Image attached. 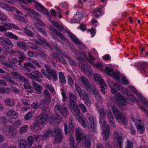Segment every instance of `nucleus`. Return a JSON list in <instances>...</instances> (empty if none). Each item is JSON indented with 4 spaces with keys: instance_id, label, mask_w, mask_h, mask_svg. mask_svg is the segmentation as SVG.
<instances>
[{
    "instance_id": "obj_1",
    "label": "nucleus",
    "mask_w": 148,
    "mask_h": 148,
    "mask_svg": "<svg viewBox=\"0 0 148 148\" xmlns=\"http://www.w3.org/2000/svg\"><path fill=\"white\" fill-rule=\"evenodd\" d=\"M86 123L82 119H81L80 122L82 125L84 127H88L90 131L94 132L95 131V123L92 115L88 113L86 117Z\"/></svg>"
},
{
    "instance_id": "obj_2",
    "label": "nucleus",
    "mask_w": 148,
    "mask_h": 148,
    "mask_svg": "<svg viewBox=\"0 0 148 148\" xmlns=\"http://www.w3.org/2000/svg\"><path fill=\"white\" fill-rule=\"evenodd\" d=\"M21 6L24 9L30 13L28 14L29 16L32 18H34L38 22L37 23H34V24L36 26L38 25V24H39L41 25H43V23L41 19L39 18V17H41V15L38 13L34 10L28 8L26 6L23 5H21Z\"/></svg>"
},
{
    "instance_id": "obj_3",
    "label": "nucleus",
    "mask_w": 148,
    "mask_h": 148,
    "mask_svg": "<svg viewBox=\"0 0 148 148\" xmlns=\"http://www.w3.org/2000/svg\"><path fill=\"white\" fill-rule=\"evenodd\" d=\"M112 108L114 115L116 120L120 123H122L123 124H126L127 120L125 115L119 112L115 106L113 105Z\"/></svg>"
},
{
    "instance_id": "obj_4",
    "label": "nucleus",
    "mask_w": 148,
    "mask_h": 148,
    "mask_svg": "<svg viewBox=\"0 0 148 148\" xmlns=\"http://www.w3.org/2000/svg\"><path fill=\"white\" fill-rule=\"evenodd\" d=\"M75 85L76 90L80 98L82 100H84L86 104L90 105V102L89 98V95L83 90H82L77 83H75Z\"/></svg>"
},
{
    "instance_id": "obj_5",
    "label": "nucleus",
    "mask_w": 148,
    "mask_h": 148,
    "mask_svg": "<svg viewBox=\"0 0 148 148\" xmlns=\"http://www.w3.org/2000/svg\"><path fill=\"white\" fill-rule=\"evenodd\" d=\"M54 110L56 112L59 111L60 114L64 118H67L69 114V111L65 105L57 103L54 107Z\"/></svg>"
},
{
    "instance_id": "obj_6",
    "label": "nucleus",
    "mask_w": 148,
    "mask_h": 148,
    "mask_svg": "<svg viewBox=\"0 0 148 148\" xmlns=\"http://www.w3.org/2000/svg\"><path fill=\"white\" fill-rule=\"evenodd\" d=\"M113 145L114 147L117 148L119 146L120 148H122L123 144V139L122 137L117 131L114 132L112 136Z\"/></svg>"
},
{
    "instance_id": "obj_7",
    "label": "nucleus",
    "mask_w": 148,
    "mask_h": 148,
    "mask_svg": "<svg viewBox=\"0 0 148 148\" xmlns=\"http://www.w3.org/2000/svg\"><path fill=\"white\" fill-rule=\"evenodd\" d=\"M3 132L6 135L9 136H14L17 133L16 129L12 126L9 127L7 125L2 127Z\"/></svg>"
},
{
    "instance_id": "obj_8",
    "label": "nucleus",
    "mask_w": 148,
    "mask_h": 148,
    "mask_svg": "<svg viewBox=\"0 0 148 148\" xmlns=\"http://www.w3.org/2000/svg\"><path fill=\"white\" fill-rule=\"evenodd\" d=\"M94 77L95 81L97 84H99L101 86L102 89L100 90L102 92L103 94H105L106 92L104 90L105 88L104 87L106 86V84L104 82V81L102 77L97 73L94 74Z\"/></svg>"
},
{
    "instance_id": "obj_9",
    "label": "nucleus",
    "mask_w": 148,
    "mask_h": 148,
    "mask_svg": "<svg viewBox=\"0 0 148 148\" xmlns=\"http://www.w3.org/2000/svg\"><path fill=\"white\" fill-rule=\"evenodd\" d=\"M104 71L107 75L112 77L115 80H119V76L120 75V74L118 71H116L113 72V69L110 68L108 67H106Z\"/></svg>"
},
{
    "instance_id": "obj_10",
    "label": "nucleus",
    "mask_w": 148,
    "mask_h": 148,
    "mask_svg": "<svg viewBox=\"0 0 148 148\" xmlns=\"http://www.w3.org/2000/svg\"><path fill=\"white\" fill-rule=\"evenodd\" d=\"M25 75L29 77L38 81L40 80V78H42L43 77L41 73L36 70L32 71L31 73H26Z\"/></svg>"
},
{
    "instance_id": "obj_11",
    "label": "nucleus",
    "mask_w": 148,
    "mask_h": 148,
    "mask_svg": "<svg viewBox=\"0 0 148 148\" xmlns=\"http://www.w3.org/2000/svg\"><path fill=\"white\" fill-rule=\"evenodd\" d=\"M52 136L55 137L54 142L58 143L61 142L62 138V132L60 129L58 128H55L54 129L53 131L51 133Z\"/></svg>"
},
{
    "instance_id": "obj_12",
    "label": "nucleus",
    "mask_w": 148,
    "mask_h": 148,
    "mask_svg": "<svg viewBox=\"0 0 148 148\" xmlns=\"http://www.w3.org/2000/svg\"><path fill=\"white\" fill-rule=\"evenodd\" d=\"M68 106L73 114L76 117H79L80 116V112L78 107L76 105V103L68 104Z\"/></svg>"
},
{
    "instance_id": "obj_13",
    "label": "nucleus",
    "mask_w": 148,
    "mask_h": 148,
    "mask_svg": "<svg viewBox=\"0 0 148 148\" xmlns=\"http://www.w3.org/2000/svg\"><path fill=\"white\" fill-rule=\"evenodd\" d=\"M88 57L90 60V62L94 66L96 67L98 70L100 71L103 70V68L102 64L101 63L97 62L96 63H94V60H95V58L91 55V53H89L88 54Z\"/></svg>"
},
{
    "instance_id": "obj_14",
    "label": "nucleus",
    "mask_w": 148,
    "mask_h": 148,
    "mask_svg": "<svg viewBox=\"0 0 148 148\" xmlns=\"http://www.w3.org/2000/svg\"><path fill=\"white\" fill-rule=\"evenodd\" d=\"M11 74L13 75V77L18 79L19 81L24 83H27L28 82L27 79L18 72L12 71L11 72Z\"/></svg>"
},
{
    "instance_id": "obj_15",
    "label": "nucleus",
    "mask_w": 148,
    "mask_h": 148,
    "mask_svg": "<svg viewBox=\"0 0 148 148\" xmlns=\"http://www.w3.org/2000/svg\"><path fill=\"white\" fill-rule=\"evenodd\" d=\"M85 88L88 93L90 95H94L96 93L97 89L95 87L92 86L90 84L87 86H86Z\"/></svg>"
},
{
    "instance_id": "obj_16",
    "label": "nucleus",
    "mask_w": 148,
    "mask_h": 148,
    "mask_svg": "<svg viewBox=\"0 0 148 148\" xmlns=\"http://www.w3.org/2000/svg\"><path fill=\"white\" fill-rule=\"evenodd\" d=\"M0 45L2 47L5 49H10L13 47V43L10 40H3L1 42Z\"/></svg>"
},
{
    "instance_id": "obj_17",
    "label": "nucleus",
    "mask_w": 148,
    "mask_h": 148,
    "mask_svg": "<svg viewBox=\"0 0 148 148\" xmlns=\"http://www.w3.org/2000/svg\"><path fill=\"white\" fill-rule=\"evenodd\" d=\"M51 119V121L50 123L51 124H53V125H55L56 122L58 124L62 121V118L58 114L53 115Z\"/></svg>"
},
{
    "instance_id": "obj_18",
    "label": "nucleus",
    "mask_w": 148,
    "mask_h": 148,
    "mask_svg": "<svg viewBox=\"0 0 148 148\" xmlns=\"http://www.w3.org/2000/svg\"><path fill=\"white\" fill-rule=\"evenodd\" d=\"M75 131L76 140L78 143H79L81 141V139L85 136L82 135V132L80 128H76L75 129Z\"/></svg>"
},
{
    "instance_id": "obj_19",
    "label": "nucleus",
    "mask_w": 148,
    "mask_h": 148,
    "mask_svg": "<svg viewBox=\"0 0 148 148\" xmlns=\"http://www.w3.org/2000/svg\"><path fill=\"white\" fill-rule=\"evenodd\" d=\"M0 7L6 11H13L16 10L14 7L10 6L8 4L2 2H0Z\"/></svg>"
},
{
    "instance_id": "obj_20",
    "label": "nucleus",
    "mask_w": 148,
    "mask_h": 148,
    "mask_svg": "<svg viewBox=\"0 0 148 148\" xmlns=\"http://www.w3.org/2000/svg\"><path fill=\"white\" fill-rule=\"evenodd\" d=\"M43 112L39 116L37 119V121L40 124H42L45 122L47 120L48 118V116L46 114V112Z\"/></svg>"
},
{
    "instance_id": "obj_21",
    "label": "nucleus",
    "mask_w": 148,
    "mask_h": 148,
    "mask_svg": "<svg viewBox=\"0 0 148 148\" xmlns=\"http://www.w3.org/2000/svg\"><path fill=\"white\" fill-rule=\"evenodd\" d=\"M73 119L70 118L69 122V126L68 129V133L69 136H71L73 134L74 130V126Z\"/></svg>"
},
{
    "instance_id": "obj_22",
    "label": "nucleus",
    "mask_w": 148,
    "mask_h": 148,
    "mask_svg": "<svg viewBox=\"0 0 148 148\" xmlns=\"http://www.w3.org/2000/svg\"><path fill=\"white\" fill-rule=\"evenodd\" d=\"M49 30L51 31L53 33L56 34L58 37L62 40H65L66 38L58 31L54 28L52 26H49Z\"/></svg>"
},
{
    "instance_id": "obj_23",
    "label": "nucleus",
    "mask_w": 148,
    "mask_h": 148,
    "mask_svg": "<svg viewBox=\"0 0 148 148\" xmlns=\"http://www.w3.org/2000/svg\"><path fill=\"white\" fill-rule=\"evenodd\" d=\"M47 102L45 99H42L40 102V106L41 108H42V112H46L49 110L48 106L47 105Z\"/></svg>"
},
{
    "instance_id": "obj_24",
    "label": "nucleus",
    "mask_w": 148,
    "mask_h": 148,
    "mask_svg": "<svg viewBox=\"0 0 148 148\" xmlns=\"http://www.w3.org/2000/svg\"><path fill=\"white\" fill-rule=\"evenodd\" d=\"M7 116L10 118L15 119H17L18 116V113L15 110H9L7 113Z\"/></svg>"
},
{
    "instance_id": "obj_25",
    "label": "nucleus",
    "mask_w": 148,
    "mask_h": 148,
    "mask_svg": "<svg viewBox=\"0 0 148 148\" xmlns=\"http://www.w3.org/2000/svg\"><path fill=\"white\" fill-rule=\"evenodd\" d=\"M83 144L82 146L86 148H90L91 141L89 139L87 138L86 136H84L83 138L81 139Z\"/></svg>"
},
{
    "instance_id": "obj_26",
    "label": "nucleus",
    "mask_w": 148,
    "mask_h": 148,
    "mask_svg": "<svg viewBox=\"0 0 148 148\" xmlns=\"http://www.w3.org/2000/svg\"><path fill=\"white\" fill-rule=\"evenodd\" d=\"M69 96L68 99L69 101V104L75 103L77 101L76 96L74 95L73 94L70 92L68 93Z\"/></svg>"
},
{
    "instance_id": "obj_27",
    "label": "nucleus",
    "mask_w": 148,
    "mask_h": 148,
    "mask_svg": "<svg viewBox=\"0 0 148 148\" xmlns=\"http://www.w3.org/2000/svg\"><path fill=\"white\" fill-rule=\"evenodd\" d=\"M34 3H35L34 5L35 7L38 10L40 11L42 13L43 12H46V9L41 4L36 1H34Z\"/></svg>"
},
{
    "instance_id": "obj_28",
    "label": "nucleus",
    "mask_w": 148,
    "mask_h": 148,
    "mask_svg": "<svg viewBox=\"0 0 148 148\" xmlns=\"http://www.w3.org/2000/svg\"><path fill=\"white\" fill-rule=\"evenodd\" d=\"M40 124L37 120L33 123L30 127L31 130L33 132H36L40 129L39 125Z\"/></svg>"
},
{
    "instance_id": "obj_29",
    "label": "nucleus",
    "mask_w": 148,
    "mask_h": 148,
    "mask_svg": "<svg viewBox=\"0 0 148 148\" xmlns=\"http://www.w3.org/2000/svg\"><path fill=\"white\" fill-rule=\"evenodd\" d=\"M33 85L36 93L37 94L40 93L42 91V86L34 81L33 82Z\"/></svg>"
},
{
    "instance_id": "obj_30",
    "label": "nucleus",
    "mask_w": 148,
    "mask_h": 148,
    "mask_svg": "<svg viewBox=\"0 0 148 148\" xmlns=\"http://www.w3.org/2000/svg\"><path fill=\"white\" fill-rule=\"evenodd\" d=\"M79 81L84 86L85 88L90 84L88 79L83 75L80 77Z\"/></svg>"
},
{
    "instance_id": "obj_31",
    "label": "nucleus",
    "mask_w": 148,
    "mask_h": 148,
    "mask_svg": "<svg viewBox=\"0 0 148 148\" xmlns=\"http://www.w3.org/2000/svg\"><path fill=\"white\" fill-rule=\"evenodd\" d=\"M117 95L116 97H118V102L119 104L120 105H124L126 103L125 100L124 98L119 93H117Z\"/></svg>"
},
{
    "instance_id": "obj_32",
    "label": "nucleus",
    "mask_w": 148,
    "mask_h": 148,
    "mask_svg": "<svg viewBox=\"0 0 148 148\" xmlns=\"http://www.w3.org/2000/svg\"><path fill=\"white\" fill-rule=\"evenodd\" d=\"M120 86L116 83H114V85L112 86L111 88V92L113 94L115 95L116 96L117 95V91L120 90Z\"/></svg>"
},
{
    "instance_id": "obj_33",
    "label": "nucleus",
    "mask_w": 148,
    "mask_h": 148,
    "mask_svg": "<svg viewBox=\"0 0 148 148\" xmlns=\"http://www.w3.org/2000/svg\"><path fill=\"white\" fill-rule=\"evenodd\" d=\"M44 95L45 97V99L49 103L51 101V97L50 94L48 91L46 89L43 91Z\"/></svg>"
},
{
    "instance_id": "obj_34",
    "label": "nucleus",
    "mask_w": 148,
    "mask_h": 148,
    "mask_svg": "<svg viewBox=\"0 0 148 148\" xmlns=\"http://www.w3.org/2000/svg\"><path fill=\"white\" fill-rule=\"evenodd\" d=\"M12 27L11 26L7 24L3 23V25H0V31L3 32L7 30L11 29Z\"/></svg>"
},
{
    "instance_id": "obj_35",
    "label": "nucleus",
    "mask_w": 148,
    "mask_h": 148,
    "mask_svg": "<svg viewBox=\"0 0 148 148\" xmlns=\"http://www.w3.org/2000/svg\"><path fill=\"white\" fill-rule=\"evenodd\" d=\"M79 67L84 72V71L86 70V69L88 68V66L89 65H88L86 63V62H80L79 64Z\"/></svg>"
},
{
    "instance_id": "obj_36",
    "label": "nucleus",
    "mask_w": 148,
    "mask_h": 148,
    "mask_svg": "<svg viewBox=\"0 0 148 148\" xmlns=\"http://www.w3.org/2000/svg\"><path fill=\"white\" fill-rule=\"evenodd\" d=\"M5 36L10 38H12L18 40H19V38L16 36L12 33H5Z\"/></svg>"
},
{
    "instance_id": "obj_37",
    "label": "nucleus",
    "mask_w": 148,
    "mask_h": 148,
    "mask_svg": "<svg viewBox=\"0 0 148 148\" xmlns=\"http://www.w3.org/2000/svg\"><path fill=\"white\" fill-rule=\"evenodd\" d=\"M21 69L25 71L30 72L31 70L30 69L29 62L25 63L23 66H21Z\"/></svg>"
},
{
    "instance_id": "obj_38",
    "label": "nucleus",
    "mask_w": 148,
    "mask_h": 148,
    "mask_svg": "<svg viewBox=\"0 0 148 148\" xmlns=\"http://www.w3.org/2000/svg\"><path fill=\"white\" fill-rule=\"evenodd\" d=\"M16 44L18 47L23 49H26L27 46L26 43L22 41L17 42H16Z\"/></svg>"
},
{
    "instance_id": "obj_39",
    "label": "nucleus",
    "mask_w": 148,
    "mask_h": 148,
    "mask_svg": "<svg viewBox=\"0 0 148 148\" xmlns=\"http://www.w3.org/2000/svg\"><path fill=\"white\" fill-rule=\"evenodd\" d=\"M5 104L6 106L11 107L14 106V103L13 101L10 99H7L5 101Z\"/></svg>"
},
{
    "instance_id": "obj_40",
    "label": "nucleus",
    "mask_w": 148,
    "mask_h": 148,
    "mask_svg": "<svg viewBox=\"0 0 148 148\" xmlns=\"http://www.w3.org/2000/svg\"><path fill=\"white\" fill-rule=\"evenodd\" d=\"M34 138L31 136H29L27 138V148L31 147L33 143Z\"/></svg>"
},
{
    "instance_id": "obj_41",
    "label": "nucleus",
    "mask_w": 148,
    "mask_h": 148,
    "mask_svg": "<svg viewBox=\"0 0 148 148\" xmlns=\"http://www.w3.org/2000/svg\"><path fill=\"white\" fill-rule=\"evenodd\" d=\"M59 76L60 81L62 83L64 84H65L66 81L63 73L62 72H59Z\"/></svg>"
},
{
    "instance_id": "obj_42",
    "label": "nucleus",
    "mask_w": 148,
    "mask_h": 148,
    "mask_svg": "<svg viewBox=\"0 0 148 148\" xmlns=\"http://www.w3.org/2000/svg\"><path fill=\"white\" fill-rule=\"evenodd\" d=\"M136 127L139 133L143 134L144 132V126L141 124H139L136 126Z\"/></svg>"
},
{
    "instance_id": "obj_43",
    "label": "nucleus",
    "mask_w": 148,
    "mask_h": 148,
    "mask_svg": "<svg viewBox=\"0 0 148 148\" xmlns=\"http://www.w3.org/2000/svg\"><path fill=\"white\" fill-rule=\"evenodd\" d=\"M18 143L19 147L21 148H24L26 147H27V144L26 140H24L19 141Z\"/></svg>"
},
{
    "instance_id": "obj_44",
    "label": "nucleus",
    "mask_w": 148,
    "mask_h": 148,
    "mask_svg": "<svg viewBox=\"0 0 148 148\" xmlns=\"http://www.w3.org/2000/svg\"><path fill=\"white\" fill-rule=\"evenodd\" d=\"M14 16L17 20L25 23H26L28 22V21L27 20L25 19L23 17L21 16L18 15H15Z\"/></svg>"
},
{
    "instance_id": "obj_45",
    "label": "nucleus",
    "mask_w": 148,
    "mask_h": 148,
    "mask_svg": "<svg viewBox=\"0 0 148 148\" xmlns=\"http://www.w3.org/2000/svg\"><path fill=\"white\" fill-rule=\"evenodd\" d=\"M96 107L97 109V110L98 111L99 113L100 114V118L105 117V113L104 109L102 108H99V107H97V106H96Z\"/></svg>"
},
{
    "instance_id": "obj_46",
    "label": "nucleus",
    "mask_w": 148,
    "mask_h": 148,
    "mask_svg": "<svg viewBox=\"0 0 148 148\" xmlns=\"http://www.w3.org/2000/svg\"><path fill=\"white\" fill-rule=\"evenodd\" d=\"M2 78L8 82H10L12 84H17L16 83L12 80L9 77L3 75Z\"/></svg>"
},
{
    "instance_id": "obj_47",
    "label": "nucleus",
    "mask_w": 148,
    "mask_h": 148,
    "mask_svg": "<svg viewBox=\"0 0 148 148\" xmlns=\"http://www.w3.org/2000/svg\"><path fill=\"white\" fill-rule=\"evenodd\" d=\"M84 73L87 75H90L93 74V71L90 65L88 66V68L86 69V70L84 71Z\"/></svg>"
},
{
    "instance_id": "obj_48",
    "label": "nucleus",
    "mask_w": 148,
    "mask_h": 148,
    "mask_svg": "<svg viewBox=\"0 0 148 148\" xmlns=\"http://www.w3.org/2000/svg\"><path fill=\"white\" fill-rule=\"evenodd\" d=\"M49 74H50L51 75L52 77L53 78V79H54L55 81H56L57 79L58 78L57 73H56V71L54 69H51V71Z\"/></svg>"
},
{
    "instance_id": "obj_49",
    "label": "nucleus",
    "mask_w": 148,
    "mask_h": 148,
    "mask_svg": "<svg viewBox=\"0 0 148 148\" xmlns=\"http://www.w3.org/2000/svg\"><path fill=\"white\" fill-rule=\"evenodd\" d=\"M17 53L19 55V60L23 61L26 58L24 53L23 52L20 51H18Z\"/></svg>"
},
{
    "instance_id": "obj_50",
    "label": "nucleus",
    "mask_w": 148,
    "mask_h": 148,
    "mask_svg": "<svg viewBox=\"0 0 148 148\" xmlns=\"http://www.w3.org/2000/svg\"><path fill=\"white\" fill-rule=\"evenodd\" d=\"M28 130L27 125H24L21 127L20 129V132L21 133L26 132Z\"/></svg>"
},
{
    "instance_id": "obj_51",
    "label": "nucleus",
    "mask_w": 148,
    "mask_h": 148,
    "mask_svg": "<svg viewBox=\"0 0 148 148\" xmlns=\"http://www.w3.org/2000/svg\"><path fill=\"white\" fill-rule=\"evenodd\" d=\"M29 46L30 48L33 50H37L39 48V47L36 44L31 42L28 43Z\"/></svg>"
},
{
    "instance_id": "obj_52",
    "label": "nucleus",
    "mask_w": 148,
    "mask_h": 148,
    "mask_svg": "<svg viewBox=\"0 0 148 148\" xmlns=\"http://www.w3.org/2000/svg\"><path fill=\"white\" fill-rule=\"evenodd\" d=\"M73 17L75 20H80L82 18L83 16L81 13L78 12L75 14Z\"/></svg>"
},
{
    "instance_id": "obj_53",
    "label": "nucleus",
    "mask_w": 148,
    "mask_h": 148,
    "mask_svg": "<svg viewBox=\"0 0 148 148\" xmlns=\"http://www.w3.org/2000/svg\"><path fill=\"white\" fill-rule=\"evenodd\" d=\"M34 138L36 141L40 140L41 139H44L43 136L40 135H35L33 136Z\"/></svg>"
},
{
    "instance_id": "obj_54",
    "label": "nucleus",
    "mask_w": 148,
    "mask_h": 148,
    "mask_svg": "<svg viewBox=\"0 0 148 148\" xmlns=\"http://www.w3.org/2000/svg\"><path fill=\"white\" fill-rule=\"evenodd\" d=\"M72 38L71 39L72 40L75 44L79 45L81 44V41H79L75 36L72 35Z\"/></svg>"
},
{
    "instance_id": "obj_55",
    "label": "nucleus",
    "mask_w": 148,
    "mask_h": 148,
    "mask_svg": "<svg viewBox=\"0 0 148 148\" xmlns=\"http://www.w3.org/2000/svg\"><path fill=\"white\" fill-rule=\"evenodd\" d=\"M54 48L56 51L58 52L60 54L62 55L64 57L66 56L64 54V53L59 48L57 45H55L54 47Z\"/></svg>"
},
{
    "instance_id": "obj_56",
    "label": "nucleus",
    "mask_w": 148,
    "mask_h": 148,
    "mask_svg": "<svg viewBox=\"0 0 148 148\" xmlns=\"http://www.w3.org/2000/svg\"><path fill=\"white\" fill-rule=\"evenodd\" d=\"M65 57H66L67 58L68 60V62L71 65L73 66H75L77 65V64L75 63L74 61L72 60L71 58L68 56H66Z\"/></svg>"
},
{
    "instance_id": "obj_57",
    "label": "nucleus",
    "mask_w": 148,
    "mask_h": 148,
    "mask_svg": "<svg viewBox=\"0 0 148 148\" xmlns=\"http://www.w3.org/2000/svg\"><path fill=\"white\" fill-rule=\"evenodd\" d=\"M53 58L55 59L57 61L58 60V59L60 58L59 54L57 53L53 52Z\"/></svg>"
},
{
    "instance_id": "obj_58",
    "label": "nucleus",
    "mask_w": 148,
    "mask_h": 148,
    "mask_svg": "<svg viewBox=\"0 0 148 148\" xmlns=\"http://www.w3.org/2000/svg\"><path fill=\"white\" fill-rule=\"evenodd\" d=\"M133 143L129 140H127L126 142L125 148H133Z\"/></svg>"
},
{
    "instance_id": "obj_59",
    "label": "nucleus",
    "mask_w": 148,
    "mask_h": 148,
    "mask_svg": "<svg viewBox=\"0 0 148 148\" xmlns=\"http://www.w3.org/2000/svg\"><path fill=\"white\" fill-rule=\"evenodd\" d=\"M32 112H29L27 113V114L25 116V119L26 120H28L31 118L32 116Z\"/></svg>"
},
{
    "instance_id": "obj_60",
    "label": "nucleus",
    "mask_w": 148,
    "mask_h": 148,
    "mask_svg": "<svg viewBox=\"0 0 148 148\" xmlns=\"http://www.w3.org/2000/svg\"><path fill=\"white\" fill-rule=\"evenodd\" d=\"M79 107L82 110L83 112H87V109L86 108L84 104L82 103L79 104Z\"/></svg>"
},
{
    "instance_id": "obj_61",
    "label": "nucleus",
    "mask_w": 148,
    "mask_h": 148,
    "mask_svg": "<svg viewBox=\"0 0 148 148\" xmlns=\"http://www.w3.org/2000/svg\"><path fill=\"white\" fill-rule=\"evenodd\" d=\"M25 33L28 36L32 37L33 36V32L28 29H26L25 31Z\"/></svg>"
},
{
    "instance_id": "obj_62",
    "label": "nucleus",
    "mask_w": 148,
    "mask_h": 148,
    "mask_svg": "<svg viewBox=\"0 0 148 148\" xmlns=\"http://www.w3.org/2000/svg\"><path fill=\"white\" fill-rule=\"evenodd\" d=\"M103 133L104 134L103 139L104 140H105V141H106L108 137L109 136V132L108 131H105L103 132Z\"/></svg>"
},
{
    "instance_id": "obj_63",
    "label": "nucleus",
    "mask_w": 148,
    "mask_h": 148,
    "mask_svg": "<svg viewBox=\"0 0 148 148\" xmlns=\"http://www.w3.org/2000/svg\"><path fill=\"white\" fill-rule=\"evenodd\" d=\"M52 132V130H51L50 129L47 130L46 132L44 134L43 136L44 139H45Z\"/></svg>"
},
{
    "instance_id": "obj_64",
    "label": "nucleus",
    "mask_w": 148,
    "mask_h": 148,
    "mask_svg": "<svg viewBox=\"0 0 148 148\" xmlns=\"http://www.w3.org/2000/svg\"><path fill=\"white\" fill-rule=\"evenodd\" d=\"M37 53L42 57H46L47 56L45 53L44 51L41 50H38L37 51Z\"/></svg>"
}]
</instances>
